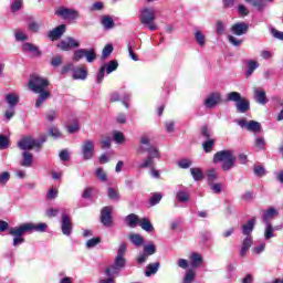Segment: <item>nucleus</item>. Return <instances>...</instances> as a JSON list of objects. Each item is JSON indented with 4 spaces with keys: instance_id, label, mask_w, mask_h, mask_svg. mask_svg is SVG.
I'll use <instances>...</instances> for the list:
<instances>
[{
    "instance_id": "obj_7",
    "label": "nucleus",
    "mask_w": 283,
    "mask_h": 283,
    "mask_svg": "<svg viewBox=\"0 0 283 283\" xmlns=\"http://www.w3.org/2000/svg\"><path fill=\"white\" fill-rule=\"evenodd\" d=\"M235 123L239 127H242V129L245 127V129L252 134H260V132H262V124L256 120L247 122V118H239Z\"/></svg>"
},
{
    "instance_id": "obj_33",
    "label": "nucleus",
    "mask_w": 283,
    "mask_h": 283,
    "mask_svg": "<svg viewBox=\"0 0 283 283\" xmlns=\"http://www.w3.org/2000/svg\"><path fill=\"white\" fill-rule=\"evenodd\" d=\"M247 3H251L254 8L262 10V8H266L268 0H245ZM272 2L273 0H269Z\"/></svg>"
},
{
    "instance_id": "obj_12",
    "label": "nucleus",
    "mask_w": 283,
    "mask_h": 283,
    "mask_svg": "<svg viewBox=\"0 0 283 283\" xmlns=\"http://www.w3.org/2000/svg\"><path fill=\"white\" fill-rule=\"evenodd\" d=\"M24 226V231L28 233H33V231L38 233H45L48 231V223H33V222H25L22 223Z\"/></svg>"
},
{
    "instance_id": "obj_9",
    "label": "nucleus",
    "mask_w": 283,
    "mask_h": 283,
    "mask_svg": "<svg viewBox=\"0 0 283 283\" xmlns=\"http://www.w3.org/2000/svg\"><path fill=\"white\" fill-rule=\"evenodd\" d=\"M94 140L86 139L83 142L81 146V151L84 160H92V158H94Z\"/></svg>"
},
{
    "instance_id": "obj_45",
    "label": "nucleus",
    "mask_w": 283,
    "mask_h": 283,
    "mask_svg": "<svg viewBox=\"0 0 283 283\" xmlns=\"http://www.w3.org/2000/svg\"><path fill=\"white\" fill-rule=\"evenodd\" d=\"M95 176L102 182H106L107 181V174L105 172V170H103V168H97L96 171H95Z\"/></svg>"
},
{
    "instance_id": "obj_46",
    "label": "nucleus",
    "mask_w": 283,
    "mask_h": 283,
    "mask_svg": "<svg viewBox=\"0 0 283 283\" xmlns=\"http://www.w3.org/2000/svg\"><path fill=\"white\" fill-rule=\"evenodd\" d=\"M144 253L148 255H154V253H156V245L154 243H148L144 245Z\"/></svg>"
},
{
    "instance_id": "obj_1",
    "label": "nucleus",
    "mask_w": 283,
    "mask_h": 283,
    "mask_svg": "<svg viewBox=\"0 0 283 283\" xmlns=\"http://www.w3.org/2000/svg\"><path fill=\"white\" fill-rule=\"evenodd\" d=\"M148 154V157L139 165V169H147V167H154V158H160L158 148L151 145V138L149 135H142L139 138V146L137 147V154Z\"/></svg>"
},
{
    "instance_id": "obj_47",
    "label": "nucleus",
    "mask_w": 283,
    "mask_h": 283,
    "mask_svg": "<svg viewBox=\"0 0 283 283\" xmlns=\"http://www.w3.org/2000/svg\"><path fill=\"white\" fill-rule=\"evenodd\" d=\"M112 52H114V46H112V44H107L102 52V59L105 60L107 59Z\"/></svg>"
},
{
    "instance_id": "obj_58",
    "label": "nucleus",
    "mask_w": 283,
    "mask_h": 283,
    "mask_svg": "<svg viewBox=\"0 0 283 283\" xmlns=\"http://www.w3.org/2000/svg\"><path fill=\"white\" fill-rule=\"evenodd\" d=\"M49 134L53 137V138H61V130H59L57 127L53 126L51 128H49Z\"/></svg>"
},
{
    "instance_id": "obj_52",
    "label": "nucleus",
    "mask_w": 283,
    "mask_h": 283,
    "mask_svg": "<svg viewBox=\"0 0 283 283\" xmlns=\"http://www.w3.org/2000/svg\"><path fill=\"white\" fill-rule=\"evenodd\" d=\"M14 38L15 41H28V34L21 30H15Z\"/></svg>"
},
{
    "instance_id": "obj_17",
    "label": "nucleus",
    "mask_w": 283,
    "mask_h": 283,
    "mask_svg": "<svg viewBox=\"0 0 283 283\" xmlns=\"http://www.w3.org/2000/svg\"><path fill=\"white\" fill-rule=\"evenodd\" d=\"M22 52L31 54L32 56H41V52L39 51V46H36L35 44H32L30 42H27L22 45Z\"/></svg>"
},
{
    "instance_id": "obj_49",
    "label": "nucleus",
    "mask_w": 283,
    "mask_h": 283,
    "mask_svg": "<svg viewBox=\"0 0 283 283\" xmlns=\"http://www.w3.org/2000/svg\"><path fill=\"white\" fill-rule=\"evenodd\" d=\"M113 139L118 144L125 143V135H123L122 132L116 130L113 133Z\"/></svg>"
},
{
    "instance_id": "obj_44",
    "label": "nucleus",
    "mask_w": 283,
    "mask_h": 283,
    "mask_svg": "<svg viewBox=\"0 0 283 283\" xmlns=\"http://www.w3.org/2000/svg\"><path fill=\"white\" fill-rule=\"evenodd\" d=\"M105 70L107 74H112V72H116V70H118V62L111 61L107 65H105Z\"/></svg>"
},
{
    "instance_id": "obj_10",
    "label": "nucleus",
    "mask_w": 283,
    "mask_h": 283,
    "mask_svg": "<svg viewBox=\"0 0 283 283\" xmlns=\"http://www.w3.org/2000/svg\"><path fill=\"white\" fill-rule=\"evenodd\" d=\"M55 14L57 17H62V19H67V20H74L78 19V11L65 7H60L56 11Z\"/></svg>"
},
{
    "instance_id": "obj_20",
    "label": "nucleus",
    "mask_w": 283,
    "mask_h": 283,
    "mask_svg": "<svg viewBox=\"0 0 283 283\" xmlns=\"http://www.w3.org/2000/svg\"><path fill=\"white\" fill-rule=\"evenodd\" d=\"M276 216H279V212L275 208H270L268 210H264L263 220L265 224H271V220H273V218H276Z\"/></svg>"
},
{
    "instance_id": "obj_6",
    "label": "nucleus",
    "mask_w": 283,
    "mask_h": 283,
    "mask_svg": "<svg viewBox=\"0 0 283 283\" xmlns=\"http://www.w3.org/2000/svg\"><path fill=\"white\" fill-rule=\"evenodd\" d=\"M25 233H28V230H25V226H23V223L19 227L9 229V235L13 237V247H19V244H23L25 242V239L23 238Z\"/></svg>"
},
{
    "instance_id": "obj_14",
    "label": "nucleus",
    "mask_w": 283,
    "mask_h": 283,
    "mask_svg": "<svg viewBox=\"0 0 283 283\" xmlns=\"http://www.w3.org/2000/svg\"><path fill=\"white\" fill-rule=\"evenodd\" d=\"M222 103V96L220 93H211L205 101V106L208 109L216 107V105H220Z\"/></svg>"
},
{
    "instance_id": "obj_56",
    "label": "nucleus",
    "mask_w": 283,
    "mask_h": 283,
    "mask_svg": "<svg viewBox=\"0 0 283 283\" xmlns=\"http://www.w3.org/2000/svg\"><path fill=\"white\" fill-rule=\"evenodd\" d=\"M201 136L205 138V140L211 139V129L207 126L201 127Z\"/></svg>"
},
{
    "instance_id": "obj_28",
    "label": "nucleus",
    "mask_w": 283,
    "mask_h": 283,
    "mask_svg": "<svg viewBox=\"0 0 283 283\" xmlns=\"http://www.w3.org/2000/svg\"><path fill=\"white\" fill-rule=\"evenodd\" d=\"M128 238L132 244H134L135 247H143V244L145 243V238H143V235L138 233H132Z\"/></svg>"
},
{
    "instance_id": "obj_63",
    "label": "nucleus",
    "mask_w": 283,
    "mask_h": 283,
    "mask_svg": "<svg viewBox=\"0 0 283 283\" xmlns=\"http://www.w3.org/2000/svg\"><path fill=\"white\" fill-rule=\"evenodd\" d=\"M108 198L111 200H118V191L114 188H108Z\"/></svg>"
},
{
    "instance_id": "obj_61",
    "label": "nucleus",
    "mask_w": 283,
    "mask_h": 283,
    "mask_svg": "<svg viewBox=\"0 0 283 283\" xmlns=\"http://www.w3.org/2000/svg\"><path fill=\"white\" fill-rule=\"evenodd\" d=\"M57 48H60V50H63V52H67L71 50L67 39L62 40L61 43L57 44Z\"/></svg>"
},
{
    "instance_id": "obj_38",
    "label": "nucleus",
    "mask_w": 283,
    "mask_h": 283,
    "mask_svg": "<svg viewBox=\"0 0 283 283\" xmlns=\"http://www.w3.org/2000/svg\"><path fill=\"white\" fill-rule=\"evenodd\" d=\"M265 230H264V238L265 240H271V238H275V234L273 231H275V228L271 223H265Z\"/></svg>"
},
{
    "instance_id": "obj_37",
    "label": "nucleus",
    "mask_w": 283,
    "mask_h": 283,
    "mask_svg": "<svg viewBox=\"0 0 283 283\" xmlns=\"http://www.w3.org/2000/svg\"><path fill=\"white\" fill-rule=\"evenodd\" d=\"M118 273H120V268L117 265H111L105 270L107 277H114V275H118Z\"/></svg>"
},
{
    "instance_id": "obj_55",
    "label": "nucleus",
    "mask_w": 283,
    "mask_h": 283,
    "mask_svg": "<svg viewBox=\"0 0 283 283\" xmlns=\"http://www.w3.org/2000/svg\"><path fill=\"white\" fill-rule=\"evenodd\" d=\"M55 198H59V190L51 188L46 193V200H54Z\"/></svg>"
},
{
    "instance_id": "obj_51",
    "label": "nucleus",
    "mask_w": 283,
    "mask_h": 283,
    "mask_svg": "<svg viewBox=\"0 0 283 283\" xmlns=\"http://www.w3.org/2000/svg\"><path fill=\"white\" fill-rule=\"evenodd\" d=\"M97 244H101V238L96 237V238L90 239L86 242V249H94V247H96Z\"/></svg>"
},
{
    "instance_id": "obj_64",
    "label": "nucleus",
    "mask_w": 283,
    "mask_h": 283,
    "mask_svg": "<svg viewBox=\"0 0 283 283\" xmlns=\"http://www.w3.org/2000/svg\"><path fill=\"white\" fill-rule=\"evenodd\" d=\"M271 34H272V36H274V39H279V41H283V32L282 31H277V29H272Z\"/></svg>"
},
{
    "instance_id": "obj_50",
    "label": "nucleus",
    "mask_w": 283,
    "mask_h": 283,
    "mask_svg": "<svg viewBox=\"0 0 283 283\" xmlns=\"http://www.w3.org/2000/svg\"><path fill=\"white\" fill-rule=\"evenodd\" d=\"M10 147V139L6 135H0V149H8Z\"/></svg>"
},
{
    "instance_id": "obj_4",
    "label": "nucleus",
    "mask_w": 283,
    "mask_h": 283,
    "mask_svg": "<svg viewBox=\"0 0 283 283\" xmlns=\"http://www.w3.org/2000/svg\"><path fill=\"white\" fill-rule=\"evenodd\" d=\"M228 101L235 103L237 112L239 114H247L251 109V103L238 92H230L227 95Z\"/></svg>"
},
{
    "instance_id": "obj_22",
    "label": "nucleus",
    "mask_w": 283,
    "mask_h": 283,
    "mask_svg": "<svg viewBox=\"0 0 283 283\" xmlns=\"http://www.w3.org/2000/svg\"><path fill=\"white\" fill-rule=\"evenodd\" d=\"M252 245H253V238L251 235L245 237L240 251L241 258H244V255H247V251H249V249H251Z\"/></svg>"
},
{
    "instance_id": "obj_53",
    "label": "nucleus",
    "mask_w": 283,
    "mask_h": 283,
    "mask_svg": "<svg viewBox=\"0 0 283 283\" xmlns=\"http://www.w3.org/2000/svg\"><path fill=\"white\" fill-rule=\"evenodd\" d=\"M126 260L125 256H116L115 258V266H117L118 269H125V264H126Z\"/></svg>"
},
{
    "instance_id": "obj_23",
    "label": "nucleus",
    "mask_w": 283,
    "mask_h": 283,
    "mask_svg": "<svg viewBox=\"0 0 283 283\" xmlns=\"http://www.w3.org/2000/svg\"><path fill=\"white\" fill-rule=\"evenodd\" d=\"M38 94H39V96L35 102L36 108L41 107L43 105V103H45V101H48V98H50V96H52V92H50V91H42Z\"/></svg>"
},
{
    "instance_id": "obj_34",
    "label": "nucleus",
    "mask_w": 283,
    "mask_h": 283,
    "mask_svg": "<svg viewBox=\"0 0 283 283\" xmlns=\"http://www.w3.org/2000/svg\"><path fill=\"white\" fill-rule=\"evenodd\" d=\"M102 25H103V28H105V30H112V28H114V25H115L114 19H112V17H109V15L103 17Z\"/></svg>"
},
{
    "instance_id": "obj_42",
    "label": "nucleus",
    "mask_w": 283,
    "mask_h": 283,
    "mask_svg": "<svg viewBox=\"0 0 283 283\" xmlns=\"http://www.w3.org/2000/svg\"><path fill=\"white\" fill-rule=\"evenodd\" d=\"M196 280V272L193 270H188L184 276V283H191Z\"/></svg>"
},
{
    "instance_id": "obj_36",
    "label": "nucleus",
    "mask_w": 283,
    "mask_h": 283,
    "mask_svg": "<svg viewBox=\"0 0 283 283\" xmlns=\"http://www.w3.org/2000/svg\"><path fill=\"white\" fill-rule=\"evenodd\" d=\"M190 174L193 178V180H202L205 178V174L202 172V169L200 168H190Z\"/></svg>"
},
{
    "instance_id": "obj_35",
    "label": "nucleus",
    "mask_w": 283,
    "mask_h": 283,
    "mask_svg": "<svg viewBox=\"0 0 283 283\" xmlns=\"http://www.w3.org/2000/svg\"><path fill=\"white\" fill-rule=\"evenodd\" d=\"M87 63H94L96 59V50L95 49H85V55Z\"/></svg>"
},
{
    "instance_id": "obj_54",
    "label": "nucleus",
    "mask_w": 283,
    "mask_h": 283,
    "mask_svg": "<svg viewBox=\"0 0 283 283\" xmlns=\"http://www.w3.org/2000/svg\"><path fill=\"white\" fill-rule=\"evenodd\" d=\"M56 116H59V113L52 109L46 113L45 118L49 120V123H54V120H56Z\"/></svg>"
},
{
    "instance_id": "obj_19",
    "label": "nucleus",
    "mask_w": 283,
    "mask_h": 283,
    "mask_svg": "<svg viewBox=\"0 0 283 283\" xmlns=\"http://www.w3.org/2000/svg\"><path fill=\"white\" fill-rule=\"evenodd\" d=\"M254 99L256 101V103H260V105H266V103L269 102L266 99V92H264V90L261 88H254Z\"/></svg>"
},
{
    "instance_id": "obj_59",
    "label": "nucleus",
    "mask_w": 283,
    "mask_h": 283,
    "mask_svg": "<svg viewBox=\"0 0 283 283\" xmlns=\"http://www.w3.org/2000/svg\"><path fill=\"white\" fill-rule=\"evenodd\" d=\"M160 200H163V195H160V193L153 195V197L150 198L151 207H155V205H158V202H160Z\"/></svg>"
},
{
    "instance_id": "obj_24",
    "label": "nucleus",
    "mask_w": 283,
    "mask_h": 283,
    "mask_svg": "<svg viewBox=\"0 0 283 283\" xmlns=\"http://www.w3.org/2000/svg\"><path fill=\"white\" fill-rule=\"evenodd\" d=\"M125 221L126 224L130 227V229H136V227H138V224L140 223V218H138V216H136L135 213H130L126 217Z\"/></svg>"
},
{
    "instance_id": "obj_48",
    "label": "nucleus",
    "mask_w": 283,
    "mask_h": 283,
    "mask_svg": "<svg viewBox=\"0 0 283 283\" xmlns=\"http://www.w3.org/2000/svg\"><path fill=\"white\" fill-rule=\"evenodd\" d=\"M9 180H10V172L3 171L0 174V185H2V187H6Z\"/></svg>"
},
{
    "instance_id": "obj_62",
    "label": "nucleus",
    "mask_w": 283,
    "mask_h": 283,
    "mask_svg": "<svg viewBox=\"0 0 283 283\" xmlns=\"http://www.w3.org/2000/svg\"><path fill=\"white\" fill-rule=\"evenodd\" d=\"M211 191L214 193H221L222 192V184H209Z\"/></svg>"
},
{
    "instance_id": "obj_2",
    "label": "nucleus",
    "mask_w": 283,
    "mask_h": 283,
    "mask_svg": "<svg viewBox=\"0 0 283 283\" xmlns=\"http://www.w3.org/2000/svg\"><path fill=\"white\" fill-rule=\"evenodd\" d=\"M237 160H238V157H235V155L233 154V150L224 149V150H219L214 154L212 163H214V165H218V163H221L222 171H231V169L235 167Z\"/></svg>"
},
{
    "instance_id": "obj_3",
    "label": "nucleus",
    "mask_w": 283,
    "mask_h": 283,
    "mask_svg": "<svg viewBox=\"0 0 283 283\" xmlns=\"http://www.w3.org/2000/svg\"><path fill=\"white\" fill-rule=\"evenodd\" d=\"M139 22L151 32L158 30L156 24V9L154 7H144L139 10Z\"/></svg>"
},
{
    "instance_id": "obj_11",
    "label": "nucleus",
    "mask_w": 283,
    "mask_h": 283,
    "mask_svg": "<svg viewBox=\"0 0 283 283\" xmlns=\"http://www.w3.org/2000/svg\"><path fill=\"white\" fill-rule=\"evenodd\" d=\"M61 230L63 235H66V237L72 235V231H73L72 218H70V214L67 213H62Z\"/></svg>"
},
{
    "instance_id": "obj_27",
    "label": "nucleus",
    "mask_w": 283,
    "mask_h": 283,
    "mask_svg": "<svg viewBox=\"0 0 283 283\" xmlns=\"http://www.w3.org/2000/svg\"><path fill=\"white\" fill-rule=\"evenodd\" d=\"M4 98L9 107H17V105L19 104V95H17L15 93H8Z\"/></svg>"
},
{
    "instance_id": "obj_40",
    "label": "nucleus",
    "mask_w": 283,
    "mask_h": 283,
    "mask_svg": "<svg viewBox=\"0 0 283 283\" xmlns=\"http://www.w3.org/2000/svg\"><path fill=\"white\" fill-rule=\"evenodd\" d=\"M207 177H208V184L211 185V184L216 182V180H218V171H216V169L212 168V169L208 170Z\"/></svg>"
},
{
    "instance_id": "obj_30",
    "label": "nucleus",
    "mask_w": 283,
    "mask_h": 283,
    "mask_svg": "<svg viewBox=\"0 0 283 283\" xmlns=\"http://www.w3.org/2000/svg\"><path fill=\"white\" fill-rule=\"evenodd\" d=\"M190 262H191V266L193 269H198V266H200V264H202V254L192 252L190 254Z\"/></svg>"
},
{
    "instance_id": "obj_8",
    "label": "nucleus",
    "mask_w": 283,
    "mask_h": 283,
    "mask_svg": "<svg viewBox=\"0 0 283 283\" xmlns=\"http://www.w3.org/2000/svg\"><path fill=\"white\" fill-rule=\"evenodd\" d=\"M43 143H45V138L40 142L33 137H24L18 143V147L23 151H30V149H34V147H41Z\"/></svg>"
},
{
    "instance_id": "obj_18",
    "label": "nucleus",
    "mask_w": 283,
    "mask_h": 283,
    "mask_svg": "<svg viewBox=\"0 0 283 283\" xmlns=\"http://www.w3.org/2000/svg\"><path fill=\"white\" fill-rule=\"evenodd\" d=\"M32 163H34V156L32 153L28 150L22 153V160L20 161L21 167H32Z\"/></svg>"
},
{
    "instance_id": "obj_15",
    "label": "nucleus",
    "mask_w": 283,
    "mask_h": 283,
    "mask_svg": "<svg viewBox=\"0 0 283 283\" xmlns=\"http://www.w3.org/2000/svg\"><path fill=\"white\" fill-rule=\"evenodd\" d=\"M231 32L237 36H242V34H247L249 32V24L245 22H238L231 27Z\"/></svg>"
},
{
    "instance_id": "obj_39",
    "label": "nucleus",
    "mask_w": 283,
    "mask_h": 283,
    "mask_svg": "<svg viewBox=\"0 0 283 283\" xmlns=\"http://www.w3.org/2000/svg\"><path fill=\"white\" fill-rule=\"evenodd\" d=\"M176 198L179 202H189V192L179 190L176 195Z\"/></svg>"
},
{
    "instance_id": "obj_26",
    "label": "nucleus",
    "mask_w": 283,
    "mask_h": 283,
    "mask_svg": "<svg viewBox=\"0 0 283 283\" xmlns=\"http://www.w3.org/2000/svg\"><path fill=\"white\" fill-rule=\"evenodd\" d=\"M253 229H255V218L249 220L247 224L242 226V233L243 235H251L253 232Z\"/></svg>"
},
{
    "instance_id": "obj_31",
    "label": "nucleus",
    "mask_w": 283,
    "mask_h": 283,
    "mask_svg": "<svg viewBox=\"0 0 283 283\" xmlns=\"http://www.w3.org/2000/svg\"><path fill=\"white\" fill-rule=\"evenodd\" d=\"M216 146V139L210 138V139H206L202 143V149L206 154H211L213 151V147Z\"/></svg>"
},
{
    "instance_id": "obj_43",
    "label": "nucleus",
    "mask_w": 283,
    "mask_h": 283,
    "mask_svg": "<svg viewBox=\"0 0 283 283\" xmlns=\"http://www.w3.org/2000/svg\"><path fill=\"white\" fill-rule=\"evenodd\" d=\"M81 59H85V49H78V50L74 51V53H73V61L78 63V61H81Z\"/></svg>"
},
{
    "instance_id": "obj_29",
    "label": "nucleus",
    "mask_w": 283,
    "mask_h": 283,
    "mask_svg": "<svg viewBox=\"0 0 283 283\" xmlns=\"http://www.w3.org/2000/svg\"><path fill=\"white\" fill-rule=\"evenodd\" d=\"M247 65H248V70L245 72V76L247 78H249V76H251L253 72H255V70L260 67V64L255 60H249L247 62Z\"/></svg>"
},
{
    "instance_id": "obj_21",
    "label": "nucleus",
    "mask_w": 283,
    "mask_h": 283,
    "mask_svg": "<svg viewBox=\"0 0 283 283\" xmlns=\"http://www.w3.org/2000/svg\"><path fill=\"white\" fill-rule=\"evenodd\" d=\"M73 77L76 80L85 81V78H87V67L82 65L73 70Z\"/></svg>"
},
{
    "instance_id": "obj_57",
    "label": "nucleus",
    "mask_w": 283,
    "mask_h": 283,
    "mask_svg": "<svg viewBox=\"0 0 283 283\" xmlns=\"http://www.w3.org/2000/svg\"><path fill=\"white\" fill-rule=\"evenodd\" d=\"M66 41L69 42V48L71 50H73V48H80L81 46V43L74 38L69 36V38H66Z\"/></svg>"
},
{
    "instance_id": "obj_16",
    "label": "nucleus",
    "mask_w": 283,
    "mask_h": 283,
    "mask_svg": "<svg viewBox=\"0 0 283 283\" xmlns=\"http://www.w3.org/2000/svg\"><path fill=\"white\" fill-rule=\"evenodd\" d=\"M63 34H65V24H61V25L56 27L55 29L51 30L48 34V38L51 41H59V39H61V36H63Z\"/></svg>"
},
{
    "instance_id": "obj_13",
    "label": "nucleus",
    "mask_w": 283,
    "mask_h": 283,
    "mask_svg": "<svg viewBox=\"0 0 283 283\" xmlns=\"http://www.w3.org/2000/svg\"><path fill=\"white\" fill-rule=\"evenodd\" d=\"M114 211V208L107 206L104 207L101 211V222L104 224V227H112V212Z\"/></svg>"
},
{
    "instance_id": "obj_60",
    "label": "nucleus",
    "mask_w": 283,
    "mask_h": 283,
    "mask_svg": "<svg viewBox=\"0 0 283 283\" xmlns=\"http://www.w3.org/2000/svg\"><path fill=\"white\" fill-rule=\"evenodd\" d=\"M63 63V56L56 55L55 57L52 59L51 65L53 67H59Z\"/></svg>"
},
{
    "instance_id": "obj_41",
    "label": "nucleus",
    "mask_w": 283,
    "mask_h": 283,
    "mask_svg": "<svg viewBox=\"0 0 283 283\" xmlns=\"http://www.w3.org/2000/svg\"><path fill=\"white\" fill-rule=\"evenodd\" d=\"M195 39L201 48L205 46V44L207 43L205 34H202V31H196Z\"/></svg>"
},
{
    "instance_id": "obj_32",
    "label": "nucleus",
    "mask_w": 283,
    "mask_h": 283,
    "mask_svg": "<svg viewBox=\"0 0 283 283\" xmlns=\"http://www.w3.org/2000/svg\"><path fill=\"white\" fill-rule=\"evenodd\" d=\"M139 227H142V229L144 231H147L148 233L154 231V226L151 224V222L147 218L139 219Z\"/></svg>"
},
{
    "instance_id": "obj_25",
    "label": "nucleus",
    "mask_w": 283,
    "mask_h": 283,
    "mask_svg": "<svg viewBox=\"0 0 283 283\" xmlns=\"http://www.w3.org/2000/svg\"><path fill=\"white\" fill-rule=\"evenodd\" d=\"M159 269H160V262L148 264L146 266V272H145L146 277H151V275H156Z\"/></svg>"
},
{
    "instance_id": "obj_5",
    "label": "nucleus",
    "mask_w": 283,
    "mask_h": 283,
    "mask_svg": "<svg viewBox=\"0 0 283 283\" xmlns=\"http://www.w3.org/2000/svg\"><path fill=\"white\" fill-rule=\"evenodd\" d=\"M49 86H50V82L48 81V78L41 75H31L28 83L29 90L34 94L46 92Z\"/></svg>"
}]
</instances>
